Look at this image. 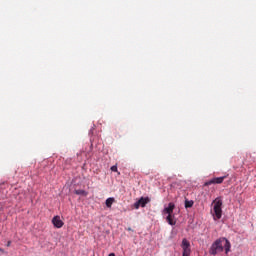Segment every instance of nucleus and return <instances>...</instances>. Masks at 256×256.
<instances>
[{"label": "nucleus", "instance_id": "nucleus-2", "mask_svg": "<svg viewBox=\"0 0 256 256\" xmlns=\"http://www.w3.org/2000/svg\"><path fill=\"white\" fill-rule=\"evenodd\" d=\"M221 207H223V201L215 200L214 207H213V213H212L215 221H217V219H221V217H223V210L221 209Z\"/></svg>", "mask_w": 256, "mask_h": 256}, {"label": "nucleus", "instance_id": "nucleus-16", "mask_svg": "<svg viewBox=\"0 0 256 256\" xmlns=\"http://www.w3.org/2000/svg\"><path fill=\"white\" fill-rule=\"evenodd\" d=\"M0 252L5 253V250H3V248H0Z\"/></svg>", "mask_w": 256, "mask_h": 256}, {"label": "nucleus", "instance_id": "nucleus-4", "mask_svg": "<svg viewBox=\"0 0 256 256\" xmlns=\"http://www.w3.org/2000/svg\"><path fill=\"white\" fill-rule=\"evenodd\" d=\"M225 179H227V176L212 178L204 183V187H209V185H221Z\"/></svg>", "mask_w": 256, "mask_h": 256}, {"label": "nucleus", "instance_id": "nucleus-12", "mask_svg": "<svg viewBox=\"0 0 256 256\" xmlns=\"http://www.w3.org/2000/svg\"><path fill=\"white\" fill-rule=\"evenodd\" d=\"M75 195H87V192L85 190H75Z\"/></svg>", "mask_w": 256, "mask_h": 256}, {"label": "nucleus", "instance_id": "nucleus-7", "mask_svg": "<svg viewBox=\"0 0 256 256\" xmlns=\"http://www.w3.org/2000/svg\"><path fill=\"white\" fill-rule=\"evenodd\" d=\"M151 201V199H149V197H141L138 202L140 204V207H145L147 205V203H149Z\"/></svg>", "mask_w": 256, "mask_h": 256}, {"label": "nucleus", "instance_id": "nucleus-1", "mask_svg": "<svg viewBox=\"0 0 256 256\" xmlns=\"http://www.w3.org/2000/svg\"><path fill=\"white\" fill-rule=\"evenodd\" d=\"M223 240H225V238H219L211 245L209 250L210 255H217V253H223Z\"/></svg>", "mask_w": 256, "mask_h": 256}, {"label": "nucleus", "instance_id": "nucleus-8", "mask_svg": "<svg viewBox=\"0 0 256 256\" xmlns=\"http://www.w3.org/2000/svg\"><path fill=\"white\" fill-rule=\"evenodd\" d=\"M223 241L225 242V244H224V249H225V253H226V255H227V253H229V251H231V242H229V241L227 240V238H224Z\"/></svg>", "mask_w": 256, "mask_h": 256}, {"label": "nucleus", "instance_id": "nucleus-17", "mask_svg": "<svg viewBox=\"0 0 256 256\" xmlns=\"http://www.w3.org/2000/svg\"><path fill=\"white\" fill-rule=\"evenodd\" d=\"M108 256H115V253H110Z\"/></svg>", "mask_w": 256, "mask_h": 256}, {"label": "nucleus", "instance_id": "nucleus-15", "mask_svg": "<svg viewBox=\"0 0 256 256\" xmlns=\"http://www.w3.org/2000/svg\"><path fill=\"white\" fill-rule=\"evenodd\" d=\"M6 247H11V241H8Z\"/></svg>", "mask_w": 256, "mask_h": 256}, {"label": "nucleus", "instance_id": "nucleus-18", "mask_svg": "<svg viewBox=\"0 0 256 256\" xmlns=\"http://www.w3.org/2000/svg\"><path fill=\"white\" fill-rule=\"evenodd\" d=\"M128 231H131V228H128Z\"/></svg>", "mask_w": 256, "mask_h": 256}, {"label": "nucleus", "instance_id": "nucleus-5", "mask_svg": "<svg viewBox=\"0 0 256 256\" xmlns=\"http://www.w3.org/2000/svg\"><path fill=\"white\" fill-rule=\"evenodd\" d=\"M52 223L54 225V227H56L57 229H61V227H63L64 223L61 220V217L59 216H54L52 219Z\"/></svg>", "mask_w": 256, "mask_h": 256}, {"label": "nucleus", "instance_id": "nucleus-11", "mask_svg": "<svg viewBox=\"0 0 256 256\" xmlns=\"http://www.w3.org/2000/svg\"><path fill=\"white\" fill-rule=\"evenodd\" d=\"M166 220L169 223V225H175L177 223L175 220H173V214L168 215Z\"/></svg>", "mask_w": 256, "mask_h": 256}, {"label": "nucleus", "instance_id": "nucleus-6", "mask_svg": "<svg viewBox=\"0 0 256 256\" xmlns=\"http://www.w3.org/2000/svg\"><path fill=\"white\" fill-rule=\"evenodd\" d=\"M173 209H175V204L169 203L168 207L164 209V213H167L168 215H173Z\"/></svg>", "mask_w": 256, "mask_h": 256}, {"label": "nucleus", "instance_id": "nucleus-3", "mask_svg": "<svg viewBox=\"0 0 256 256\" xmlns=\"http://www.w3.org/2000/svg\"><path fill=\"white\" fill-rule=\"evenodd\" d=\"M181 247L183 249L182 256H190L191 255V243H189V240L184 238L182 240Z\"/></svg>", "mask_w": 256, "mask_h": 256}, {"label": "nucleus", "instance_id": "nucleus-10", "mask_svg": "<svg viewBox=\"0 0 256 256\" xmlns=\"http://www.w3.org/2000/svg\"><path fill=\"white\" fill-rule=\"evenodd\" d=\"M193 205H195V202L193 200H185L186 209H190L191 207H193Z\"/></svg>", "mask_w": 256, "mask_h": 256}, {"label": "nucleus", "instance_id": "nucleus-13", "mask_svg": "<svg viewBox=\"0 0 256 256\" xmlns=\"http://www.w3.org/2000/svg\"><path fill=\"white\" fill-rule=\"evenodd\" d=\"M134 207H135V209H139V207H141L139 200L136 203H134Z\"/></svg>", "mask_w": 256, "mask_h": 256}, {"label": "nucleus", "instance_id": "nucleus-9", "mask_svg": "<svg viewBox=\"0 0 256 256\" xmlns=\"http://www.w3.org/2000/svg\"><path fill=\"white\" fill-rule=\"evenodd\" d=\"M105 203L106 207L111 208L113 203H115V198H107Z\"/></svg>", "mask_w": 256, "mask_h": 256}, {"label": "nucleus", "instance_id": "nucleus-14", "mask_svg": "<svg viewBox=\"0 0 256 256\" xmlns=\"http://www.w3.org/2000/svg\"><path fill=\"white\" fill-rule=\"evenodd\" d=\"M111 171H113L114 173H117V165L112 166Z\"/></svg>", "mask_w": 256, "mask_h": 256}]
</instances>
